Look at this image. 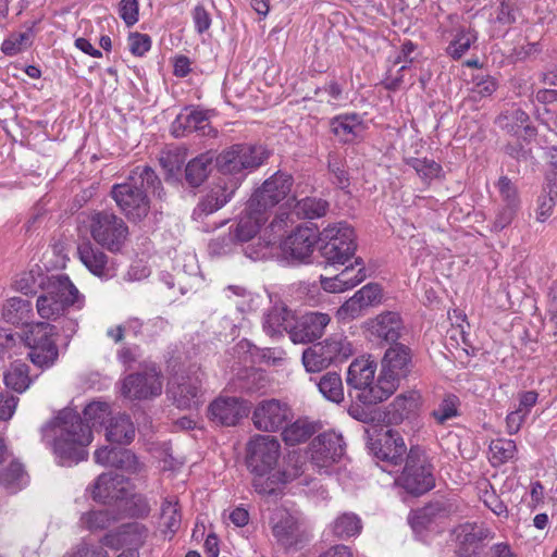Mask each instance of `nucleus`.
Returning <instances> with one entry per match:
<instances>
[{
	"label": "nucleus",
	"instance_id": "nucleus-9",
	"mask_svg": "<svg viewBox=\"0 0 557 557\" xmlns=\"http://www.w3.org/2000/svg\"><path fill=\"white\" fill-rule=\"evenodd\" d=\"M354 228L346 222L327 225L321 233L322 253L332 264H345L356 250Z\"/></svg>",
	"mask_w": 557,
	"mask_h": 557
},
{
	"label": "nucleus",
	"instance_id": "nucleus-40",
	"mask_svg": "<svg viewBox=\"0 0 557 557\" xmlns=\"http://www.w3.org/2000/svg\"><path fill=\"white\" fill-rule=\"evenodd\" d=\"M317 432V424L308 419H298L284 429L282 435L287 445H297L307 441Z\"/></svg>",
	"mask_w": 557,
	"mask_h": 557
},
{
	"label": "nucleus",
	"instance_id": "nucleus-10",
	"mask_svg": "<svg viewBox=\"0 0 557 557\" xmlns=\"http://www.w3.org/2000/svg\"><path fill=\"white\" fill-rule=\"evenodd\" d=\"M169 398L180 409H197L203 403L202 373L199 370L176 372L166 389Z\"/></svg>",
	"mask_w": 557,
	"mask_h": 557
},
{
	"label": "nucleus",
	"instance_id": "nucleus-36",
	"mask_svg": "<svg viewBox=\"0 0 557 557\" xmlns=\"http://www.w3.org/2000/svg\"><path fill=\"white\" fill-rule=\"evenodd\" d=\"M135 437V426L126 414L112 417L106 425V438L110 443L127 445Z\"/></svg>",
	"mask_w": 557,
	"mask_h": 557
},
{
	"label": "nucleus",
	"instance_id": "nucleus-33",
	"mask_svg": "<svg viewBox=\"0 0 557 557\" xmlns=\"http://www.w3.org/2000/svg\"><path fill=\"white\" fill-rule=\"evenodd\" d=\"M363 268L356 269L354 265L346 267L341 273L333 277L321 276V286L327 293H343L354 288L366 278Z\"/></svg>",
	"mask_w": 557,
	"mask_h": 557
},
{
	"label": "nucleus",
	"instance_id": "nucleus-32",
	"mask_svg": "<svg viewBox=\"0 0 557 557\" xmlns=\"http://www.w3.org/2000/svg\"><path fill=\"white\" fill-rule=\"evenodd\" d=\"M331 129L339 140L352 143L363 136L366 124L361 116L356 113L342 114L331 121Z\"/></svg>",
	"mask_w": 557,
	"mask_h": 557
},
{
	"label": "nucleus",
	"instance_id": "nucleus-52",
	"mask_svg": "<svg viewBox=\"0 0 557 557\" xmlns=\"http://www.w3.org/2000/svg\"><path fill=\"white\" fill-rule=\"evenodd\" d=\"M33 40L32 29L10 35L1 45V50L7 55H15L27 49Z\"/></svg>",
	"mask_w": 557,
	"mask_h": 557
},
{
	"label": "nucleus",
	"instance_id": "nucleus-48",
	"mask_svg": "<svg viewBox=\"0 0 557 557\" xmlns=\"http://www.w3.org/2000/svg\"><path fill=\"white\" fill-rule=\"evenodd\" d=\"M517 446L515 441L507 438H496L490 444V455L493 465H503L512 459L516 455Z\"/></svg>",
	"mask_w": 557,
	"mask_h": 557
},
{
	"label": "nucleus",
	"instance_id": "nucleus-25",
	"mask_svg": "<svg viewBox=\"0 0 557 557\" xmlns=\"http://www.w3.org/2000/svg\"><path fill=\"white\" fill-rule=\"evenodd\" d=\"M423 405V397L420 391L409 389L398 394L387 407V419L391 423H401L418 413Z\"/></svg>",
	"mask_w": 557,
	"mask_h": 557
},
{
	"label": "nucleus",
	"instance_id": "nucleus-42",
	"mask_svg": "<svg viewBox=\"0 0 557 557\" xmlns=\"http://www.w3.org/2000/svg\"><path fill=\"white\" fill-rule=\"evenodd\" d=\"M0 484L10 493H16L27 484V475L20 462H11L0 472Z\"/></svg>",
	"mask_w": 557,
	"mask_h": 557
},
{
	"label": "nucleus",
	"instance_id": "nucleus-8",
	"mask_svg": "<svg viewBox=\"0 0 557 557\" xmlns=\"http://www.w3.org/2000/svg\"><path fill=\"white\" fill-rule=\"evenodd\" d=\"M376 362L369 357L354 360L347 371L348 386L358 391L357 398L366 405H373L386 400L388 397H380L376 393L380 384V375L375 379Z\"/></svg>",
	"mask_w": 557,
	"mask_h": 557
},
{
	"label": "nucleus",
	"instance_id": "nucleus-2",
	"mask_svg": "<svg viewBox=\"0 0 557 557\" xmlns=\"http://www.w3.org/2000/svg\"><path fill=\"white\" fill-rule=\"evenodd\" d=\"M247 466L253 474L252 486L258 494H274L280 484L287 483L302 473L298 456H288L287 467L275 470L281 456V444L272 435H256L247 445Z\"/></svg>",
	"mask_w": 557,
	"mask_h": 557
},
{
	"label": "nucleus",
	"instance_id": "nucleus-7",
	"mask_svg": "<svg viewBox=\"0 0 557 557\" xmlns=\"http://www.w3.org/2000/svg\"><path fill=\"white\" fill-rule=\"evenodd\" d=\"M86 223L94 240L110 251H119L128 236L123 219L110 211L92 212Z\"/></svg>",
	"mask_w": 557,
	"mask_h": 557
},
{
	"label": "nucleus",
	"instance_id": "nucleus-60",
	"mask_svg": "<svg viewBox=\"0 0 557 557\" xmlns=\"http://www.w3.org/2000/svg\"><path fill=\"white\" fill-rule=\"evenodd\" d=\"M361 302L369 309L382 300V288L377 284L369 283L355 293Z\"/></svg>",
	"mask_w": 557,
	"mask_h": 557
},
{
	"label": "nucleus",
	"instance_id": "nucleus-44",
	"mask_svg": "<svg viewBox=\"0 0 557 557\" xmlns=\"http://www.w3.org/2000/svg\"><path fill=\"white\" fill-rule=\"evenodd\" d=\"M320 393L329 400L339 404L344 400L342 377L336 372H327L318 383Z\"/></svg>",
	"mask_w": 557,
	"mask_h": 557
},
{
	"label": "nucleus",
	"instance_id": "nucleus-6",
	"mask_svg": "<svg viewBox=\"0 0 557 557\" xmlns=\"http://www.w3.org/2000/svg\"><path fill=\"white\" fill-rule=\"evenodd\" d=\"M268 157L269 152L263 146L238 144L219 154L216 166L221 174L233 176L228 181L238 180L240 184L247 173L259 168Z\"/></svg>",
	"mask_w": 557,
	"mask_h": 557
},
{
	"label": "nucleus",
	"instance_id": "nucleus-21",
	"mask_svg": "<svg viewBox=\"0 0 557 557\" xmlns=\"http://www.w3.org/2000/svg\"><path fill=\"white\" fill-rule=\"evenodd\" d=\"M370 335L382 344L397 345L405 331L404 322L398 312L386 311L368 322Z\"/></svg>",
	"mask_w": 557,
	"mask_h": 557
},
{
	"label": "nucleus",
	"instance_id": "nucleus-14",
	"mask_svg": "<svg viewBox=\"0 0 557 557\" xmlns=\"http://www.w3.org/2000/svg\"><path fill=\"white\" fill-rule=\"evenodd\" d=\"M311 463L319 470L327 469L337 462L345 453V442L342 434L334 431L318 435L309 446Z\"/></svg>",
	"mask_w": 557,
	"mask_h": 557
},
{
	"label": "nucleus",
	"instance_id": "nucleus-17",
	"mask_svg": "<svg viewBox=\"0 0 557 557\" xmlns=\"http://www.w3.org/2000/svg\"><path fill=\"white\" fill-rule=\"evenodd\" d=\"M270 523L276 542L286 549L296 547L305 539L300 518L285 508L276 509Z\"/></svg>",
	"mask_w": 557,
	"mask_h": 557
},
{
	"label": "nucleus",
	"instance_id": "nucleus-41",
	"mask_svg": "<svg viewBox=\"0 0 557 557\" xmlns=\"http://www.w3.org/2000/svg\"><path fill=\"white\" fill-rule=\"evenodd\" d=\"M4 384L17 393H24L32 384L28 367L18 361L13 362L4 373Z\"/></svg>",
	"mask_w": 557,
	"mask_h": 557
},
{
	"label": "nucleus",
	"instance_id": "nucleus-49",
	"mask_svg": "<svg viewBox=\"0 0 557 557\" xmlns=\"http://www.w3.org/2000/svg\"><path fill=\"white\" fill-rule=\"evenodd\" d=\"M457 539L462 544L473 545L493 537L490 529L474 523H466L456 530Z\"/></svg>",
	"mask_w": 557,
	"mask_h": 557
},
{
	"label": "nucleus",
	"instance_id": "nucleus-5",
	"mask_svg": "<svg viewBox=\"0 0 557 557\" xmlns=\"http://www.w3.org/2000/svg\"><path fill=\"white\" fill-rule=\"evenodd\" d=\"M85 296L78 290L67 275L58 274L48 277L42 293L36 301L38 314L46 320L63 317L70 308L81 310Z\"/></svg>",
	"mask_w": 557,
	"mask_h": 557
},
{
	"label": "nucleus",
	"instance_id": "nucleus-4",
	"mask_svg": "<svg viewBox=\"0 0 557 557\" xmlns=\"http://www.w3.org/2000/svg\"><path fill=\"white\" fill-rule=\"evenodd\" d=\"M267 220L268 214L257 207L250 208V201H248L247 208L240 215L233 232V237L240 243L248 242L260 233V249L246 252L247 256L253 260L272 256V247L285 232L286 222L282 218L272 221L270 225L261 232V225H263Z\"/></svg>",
	"mask_w": 557,
	"mask_h": 557
},
{
	"label": "nucleus",
	"instance_id": "nucleus-11",
	"mask_svg": "<svg viewBox=\"0 0 557 557\" xmlns=\"http://www.w3.org/2000/svg\"><path fill=\"white\" fill-rule=\"evenodd\" d=\"M397 483L413 495L424 494L434 486L432 465L424 453L419 449L410 450Z\"/></svg>",
	"mask_w": 557,
	"mask_h": 557
},
{
	"label": "nucleus",
	"instance_id": "nucleus-54",
	"mask_svg": "<svg viewBox=\"0 0 557 557\" xmlns=\"http://www.w3.org/2000/svg\"><path fill=\"white\" fill-rule=\"evenodd\" d=\"M143 322L137 318H129L124 324L110 327L107 335L114 341V344L121 343L123 337H137L140 335Z\"/></svg>",
	"mask_w": 557,
	"mask_h": 557
},
{
	"label": "nucleus",
	"instance_id": "nucleus-47",
	"mask_svg": "<svg viewBox=\"0 0 557 557\" xmlns=\"http://www.w3.org/2000/svg\"><path fill=\"white\" fill-rule=\"evenodd\" d=\"M116 520V515L107 508L84 513L81 518V523L87 530L98 531L109 528Z\"/></svg>",
	"mask_w": 557,
	"mask_h": 557
},
{
	"label": "nucleus",
	"instance_id": "nucleus-56",
	"mask_svg": "<svg viewBox=\"0 0 557 557\" xmlns=\"http://www.w3.org/2000/svg\"><path fill=\"white\" fill-rule=\"evenodd\" d=\"M368 308L361 302L359 297L354 294L337 310V318L341 320H352L361 317Z\"/></svg>",
	"mask_w": 557,
	"mask_h": 557
},
{
	"label": "nucleus",
	"instance_id": "nucleus-13",
	"mask_svg": "<svg viewBox=\"0 0 557 557\" xmlns=\"http://www.w3.org/2000/svg\"><path fill=\"white\" fill-rule=\"evenodd\" d=\"M411 368L408 350H385L380 372V384L376 393L380 397H389L399 386L400 379L406 377Z\"/></svg>",
	"mask_w": 557,
	"mask_h": 557
},
{
	"label": "nucleus",
	"instance_id": "nucleus-37",
	"mask_svg": "<svg viewBox=\"0 0 557 557\" xmlns=\"http://www.w3.org/2000/svg\"><path fill=\"white\" fill-rule=\"evenodd\" d=\"M214 156L205 152L190 160L185 169L186 180L193 186H199L209 175Z\"/></svg>",
	"mask_w": 557,
	"mask_h": 557
},
{
	"label": "nucleus",
	"instance_id": "nucleus-34",
	"mask_svg": "<svg viewBox=\"0 0 557 557\" xmlns=\"http://www.w3.org/2000/svg\"><path fill=\"white\" fill-rule=\"evenodd\" d=\"M293 319V312L284 304H275L263 317V331L271 338L282 337L285 331L288 332Z\"/></svg>",
	"mask_w": 557,
	"mask_h": 557
},
{
	"label": "nucleus",
	"instance_id": "nucleus-16",
	"mask_svg": "<svg viewBox=\"0 0 557 557\" xmlns=\"http://www.w3.org/2000/svg\"><path fill=\"white\" fill-rule=\"evenodd\" d=\"M292 187V176L277 172L268 178L249 199L250 208H259L267 211L286 198Z\"/></svg>",
	"mask_w": 557,
	"mask_h": 557
},
{
	"label": "nucleus",
	"instance_id": "nucleus-18",
	"mask_svg": "<svg viewBox=\"0 0 557 557\" xmlns=\"http://www.w3.org/2000/svg\"><path fill=\"white\" fill-rule=\"evenodd\" d=\"M290 418V409L287 404L277 399L260 401L253 410V425L261 431L275 432L280 430Z\"/></svg>",
	"mask_w": 557,
	"mask_h": 557
},
{
	"label": "nucleus",
	"instance_id": "nucleus-31",
	"mask_svg": "<svg viewBox=\"0 0 557 557\" xmlns=\"http://www.w3.org/2000/svg\"><path fill=\"white\" fill-rule=\"evenodd\" d=\"M97 463L106 467H114L129 473H135L140 466L136 456L127 449L101 447L95 451Z\"/></svg>",
	"mask_w": 557,
	"mask_h": 557
},
{
	"label": "nucleus",
	"instance_id": "nucleus-55",
	"mask_svg": "<svg viewBox=\"0 0 557 557\" xmlns=\"http://www.w3.org/2000/svg\"><path fill=\"white\" fill-rule=\"evenodd\" d=\"M368 308L361 302L359 297L354 294L337 310V318L341 320H352L361 317Z\"/></svg>",
	"mask_w": 557,
	"mask_h": 557
},
{
	"label": "nucleus",
	"instance_id": "nucleus-62",
	"mask_svg": "<svg viewBox=\"0 0 557 557\" xmlns=\"http://www.w3.org/2000/svg\"><path fill=\"white\" fill-rule=\"evenodd\" d=\"M138 11L139 4L137 0H121L119 14L127 26H133L138 22Z\"/></svg>",
	"mask_w": 557,
	"mask_h": 557
},
{
	"label": "nucleus",
	"instance_id": "nucleus-24",
	"mask_svg": "<svg viewBox=\"0 0 557 557\" xmlns=\"http://www.w3.org/2000/svg\"><path fill=\"white\" fill-rule=\"evenodd\" d=\"M315 242L317 236L311 228L298 227L281 243L280 248L286 257L305 261L313 252Z\"/></svg>",
	"mask_w": 557,
	"mask_h": 557
},
{
	"label": "nucleus",
	"instance_id": "nucleus-53",
	"mask_svg": "<svg viewBox=\"0 0 557 557\" xmlns=\"http://www.w3.org/2000/svg\"><path fill=\"white\" fill-rule=\"evenodd\" d=\"M459 398L453 394H448L443 398L438 407L432 411V417L438 424H444L446 421L459 414Z\"/></svg>",
	"mask_w": 557,
	"mask_h": 557
},
{
	"label": "nucleus",
	"instance_id": "nucleus-43",
	"mask_svg": "<svg viewBox=\"0 0 557 557\" xmlns=\"http://www.w3.org/2000/svg\"><path fill=\"white\" fill-rule=\"evenodd\" d=\"M334 359L333 350H304L301 358L306 371L310 373L327 369Z\"/></svg>",
	"mask_w": 557,
	"mask_h": 557
},
{
	"label": "nucleus",
	"instance_id": "nucleus-58",
	"mask_svg": "<svg viewBox=\"0 0 557 557\" xmlns=\"http://www.w3.org/2000/svg\"><path fill=\"white\" fill-rule=\"evenodd\" d=\"M497 89V82L492 76H483L481 78H476L474 86L471 89V98L473 100H481L482 98H486L492 96Z\"/></svg>",
	"mask_w": 557,
	"mask_h": 557
},
{
	"label": "nucleus",
	"instance_id": "nucleus-26",
	"mask_svg": "<svg viewBox=\"0 0 557 557\" xmlns=\"http://www.w3.org/2000/svg\"><path fill=\"white\" fill-rule=\"evenodd\" d=\"M77 255L82 263L94 275L102 280H109L115 275V268L108 262L107 255L92 246L90 242L79 244Z\"/></svg>",
	"mask_w": 557,
	"mask_h": 557
},
{
	"label": "nucleus",
	"instance_id": "nucleus-51",
	"mask_svg": "<svg viewBox=\"0 0 557 557\" xmlns=\"http://www.w3.org/2000/svg\"><path fill=\"white\" fill-rule=\"evenodd\" d=\"M225 293L228 298H232V296L239 298L236 307L240 312L255 310L259 306L260 296L252 294L242 286L230 285L225 288Z\"/></svg>",
	"mask_w": 557,
	"mask_h": 557
},
{
	"label": "nucleus",
	"instance_id": "nucleus-46",
	"mask_svg": "<svg viewBox=\"0 0 557 557\" xmlns=\"http://www.w3.org/2000/svg\"><path fill=\"white\" fill-rule=\"evenodd\" d=\"M329 203L320 198L306 197L294 206V213L298 218L318 219L327 212Z\"/></svg>",
	"mask_w": 557,
	"mask_h": 557
},
{
	"label": "nucleus",
	"instance_id": "nucleus-1",
	"mask_svg": "<svg viewBox=\"0 0 557 557\" xmlns=\"http://www.w3.org/2000/svg\"><path fill=\"white\" fill-rule=\"evenodd\" d=\"M111 414L106 401H91L84 409L88 424L79 414L65 408L40 429L41 440L49 445L62 466L78 463L87 458V447L92 442L91 428L102 426Z\"/></svg>",
	"mask_w": 557,
	"mask_h": 557
},
{
	"label": "nucleus",
	"instance_id": "nucleus-50",
	"mask_svg": "<svg viewBox=\"0 0 557 557\" xmlns=\"http://www.w3.org/2000/svg\"><path fill=\"white\" fill-rule=\"evenodd\" d=\"M521 0H499V8L491 23L495 26H507L515 23L520 15Z\"/></svg>",
	"mask_w": 557,
	"mask_h": 557
},
{
	"label": "nucleus",
	"instance_id": "nucleus-38",
	"mask_svg": "<svg viewBox=\"0 0 557 557\" xmlns=\"http://www.w3.org/2000/svg\"><path fill=\"white\" fill-rule=\"evenodd\" d=\"M332 533L338 539H349L360 534L361 519L354 512H343L331 523Z\"/></svg>",
	"mask_w": 557,
	"mask_h": 557
},
{
	"label": "nucleus",
	"instance_id": "nucleus-64",
	"mask_svg": "<svg viewBox=\"0 0 557 557\" xmlns=\"http://www.w3.org/2000/svg\"><path fill=\"white\" fill-rule=\"evenodd\" d=\"M64 557H108V553L101 545H89L87 543H83Z\"/></svg>",
	"mask_w": 557,
	"mask_h": 557
},
{
	"label": "nucleus",
	"instance_id": "nucleus-28",
	"mask_svg": "<svg viewBox=\"0 0 557 557\" xmlns=\"http://www.w3.org/2000/svg\"><path fill=\"white\" fill-rule=\"evenodd\" d=\"M373 450L377 459L397 466L401 463L407 447L397 431L388 430L373 444Z\"/></svg>",
	"mask_w": 557,
	"mask_h": 557
},
{
	"label": "nucleus",
	"instance_id": "nucleus-15",
	"mask_svg": "<svg viewBox=\"0 0 557 557\" xmlns=\"http://www.w3.org/2000/svg\"><path fill=\"white\" fill-rule=\"evenodd\" d=\"M331 317L323 312H306L295 320L288 330L290 341L295 345L314 344L323 335L330 324Z\"/></svg>",
	"mask_w": 557,
	"mask_h": 557
},
{
	"label": "nucleus",
	"instance_id": "nucleus-27",
	"mask_svg": "<svg viewBox=\"0 0 557 557\" xmlns=\"http://www.w3.org/2000/svg\"><path fill=\"white\" fill-rule=\"evenodd\" d=\"M171 132L175 137H183L191 132H201L202 135H209L211 128L207 112L185 108L173 121Z\"/></svg>",
	"mask_w": 557,
	"mask_h": 557
},
{
	"label": "nucleus",
	"instance_id": "nucleus-19",
	"mask_svg": "<svg viewBox=\"0 0 557 557\" xmlns=\"http://www.w3.org/2000/svg\"><path fill=\"white\" fill-rule=\"evenodd\" d=\"M238 186V180L225 181L224 178H220L195 208L193 213L194 219L201 220L203 216L220 210L231 200Z\"/></svg>",
	"mask_w": 557,
	"mask_h": 557
},
{
	"label": "nucleus",
	"instance_id": "nucleus-3",
	"mask_svg": "<svg viewBox=\"0 0 557 557\" xmlns=\"http://www.w3.org/2000/svg\"><path fill=\"white\" fill-rule=\"evenodd\" d=\"M160 185L161 182L152 169L138 166L132 172L127 182L112 187L111 195L127 219L140 221L150 210L147 193L150 189L156 191Z\"/></svg>",
	"mask_w": 557,
	"mask_h": 557
},
{
	"label": "nucleus",
	"instance_id": "nucleus-39",
	"mask_svg": "<svg viewBox=\"0 0 557 557\" xmlns=\"http://www.w3.org/2000/svg\"><path fill=\"white\" fill-rule=\"evenodd\" d=\"M182 516L175 497L165 498L161 506L162 532L172 537L181 527Z\"/></svg>",
	"mask_w": 557,
	"mask_h": 557
},
{
	"label": "nucleus",
	"instance_id": "nucleus-59",
	"mask_svg": "<svg viewBox=\"0 0 557 557\" xmlns=\"http://www.w3.org/2000/svg\"><path fill=\"white\" fill-rule=\"evenodd\" d=\"M127 44L132 54L143 57L151 48V38L147 34L131 33L127 38Z\"/></svg>",
	"mask_w": 557,
	"mask_h": 557
},
{
	"label": "nucleus",
	"instance_id": "nucleus-23",
	"mask_svg": "<svg viewBox=\"0 0 557 557\" xmlns=\"http://www.w3.org/2000/svg\"><path fill=\"white\" fill-rule=\"evenodd\" d=\"M247 413V405L237 397H218L208 408L210 420L227 426L237 424Z\"/></svg>",
	"mask_w": 557,
	"mask_h": 557
},
{
	"label": "nucleus",
	"instance_id": "nucleus-57",
	"mask_svg": "<svg viewBox=\"0 0 557 557\" xmlns=\"http://www.w3.org/2000/svg\"><path fill=\"white\" fill-rule=\"evenodd\" d=\"M30 310V302L20 297L10 298L3 307V317L10 321L15 322L20 320L24 312Z\"/></svg>",
	"mask_w": 557,
	"mask_h": 557
},
{
	"label": "nucleus",
	"instance_id": "nucleus-22",
	"mask_svg": "<svg viewBox=\"0 0 557 557\" xmlns=\"http://www.w3.org/2000/svg\"><path fill=\"white\" fill-rule=\"evenodd\" d=\"M450 28L444 30L448 41L447 53L453 59H460L476 41L475 30L467 23L460 22L457 16H449Z\"/></svg>",
	"mask_w": 557,
	"mask_h": 557
},
{
	"label": "nucleus",
	"instance_id": "nucleus-29",
	"mask_svg": "<svg viewBox=\"0 0 557 557\" xmlns=\"http://www.w3.org/2000/svg\"><path fill=\"white\" fill-rule=\"evenodd\" d=\"M18 333V345L24 344L26 348H54L55 326L37 322L26 325Z\"/></svg>",
	"mask_w": 557,
	"mask_h": 557
},
{
	"label": "nucleus",
	"instance_id": "nucleus-35",
	"mask_svg": "<svg viewBox=\"0 0 557 557\" xmlns=\"http://www.w3.org/2000/svg\"><path fill=\"white\" fill-rule=\"evenodd\" d=\"M497 124L508 134L518 137L532 136L534 128L530 125L529 115L519 108L512 107L497 117Z\"/></svg>",
	"mask_w": 557,
	"mask_h": 557
},
{
	"label": "nucleus",
	"instance_id": "nucleus-12",
	"mask_svg": "<svg viewBox=\"0 0 557 557\" xmlns=\"http://www.w3.org/2000/svg\"><path fill=\"white\" fill-rule=\"evenodd\" d=\"M163 391V375L156 366L127 375L122 382L121 393L131 400H148L159 397Z\"/></svg>",
	"mask_w": 557,
	"mask_h": 557
},
{
	"label": "nucleus",
	"instance_id": "nucleus-20",
	"mask_svg": "<svg viewBox=\"0 0 557 557\" xmlns=\"http://www.w3.org/2000/svg\"><path fill=\"white\" fill-rule=\"evenodd\" d=\"M129 495V482L123 475L114 472L100 474L91 487V496L97 502L124 500Z\"/></svg>",
	"mask_w": 557,
	"mask_h": 557
},
{
	"label": "nucleus",
	"instance_id": "nucleus-30",
	"mask_svg": "<svg viewBox=\"0 0 557 557\" xmlns=\"http://www.w3.org/2000/svg\"><path fill=\"white\" fill-rule=\"evenodd\" d=\"M148 530L138 522L122 525L116 533L107 534L103 544L110 547L138 548L144 544Z\"/></svg>",
	"mask_w": 557,
	"mask_h": 557
},
{
	"label": "nucleus",
	"instance_id": "nucleus-63",
	"mask_svg": "<svg viewBox=\"0 0 557 557\" xmlns=\"http://www.w3.org/2000/svg\"><path fill=\"white\" fill-rule=\"evenodd\" d=\"M468 338L461 325H451L444 338L445 348H459L468 346Z\"/></svg>",
	"mask_w": 557,
	"mask_h": 557
},
{
	"label": "nucleus",
	"instance_id": "nucleus-61",
	"mask_svg": "<svg viewBox=\"0 0 557 557\" xmlns=\"http://www.w3.org/2000/svg\"><path fill=\"white\" fill-rule=\"evenodd\" d=\"M497 188L502 196L503 201L507 206H515L518 207L519 198H518V191L516 186L511 183V181L506 177L502 176L499 177L497 182Z\"/></svg>",
	"mask_w": 557,
	"mask_h": 557
},
{
	"label": "nucleus",
	"instance_id": "nucleus-45",
	"mask_svg": "<svg viewBox=\"0 0 557 557\" xmlns=\"http://www.w3.org/2000/svg\"><path fill=\"white\" fill-rule=\"evenodd\" d=\"M426 184L444 176L443 168L434 160L426 158H412L407 162Z\"/></svg>",
	"mask_w": 557,
	"mask_h": 557
}]
</instances>
